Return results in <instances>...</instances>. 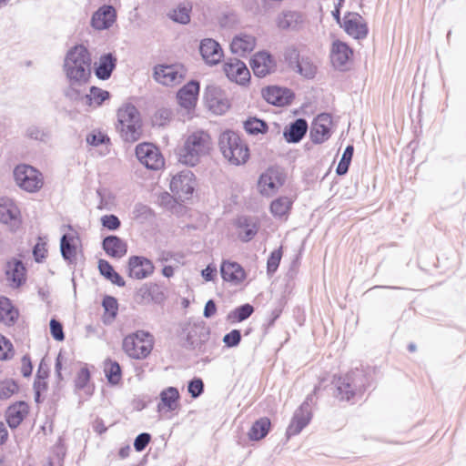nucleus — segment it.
Here are the masks:
<instances>
[{"mask_svg": "<svg viewBox=\"0 0 466 466\" xmlns=\"http://www.w3.org/2000/svg\"><path fill=\"white\" fill-rule=\"evenodd\" d=\"M91 55L83 45L72 46L66 54L63 71L68 86L64 89V96H77L79 88L87 86L91 77Z\"/></svg>", "mask_w": 466, "mask_h": 466, "instance_id": "1", "label": "nucleus"}, {"mask_svg": "<svg viewBox=\"0 0 466 466\" xmlns=\"http://www.w3.org/2000/svg\"><path fill=\"white\" fill-rule=\"evenodd\" d=\"M374 370L370 366L356 367L345 374L334 376V397L339 401L355 402L373 386Z\"/></svg>", "mask_w": 466, "mask_h": 466, "instance_id": "2", "label": "nucleus"}, {"mask_svg": "<svg viewBox=\"0 0 466 466\" xmlns=\"http://www.w3.org/2000/svg\"><path fill=\"white\" fill-rule=\"evenodd\" d=\"M116 130L120 137L128 143H135L142 136V119L139 111L132 104H125L117 110Z\"/></svg>", "mask_w": 466, "mask_h": 466, "instance_id": "3", "label": "nucleus"}, {"mask_svg": "<svg viewBox=\"0 0 466 466\" xmlns=\"http://www.w3.org/2000/svg\"><path fill=\"white\" fill-rule=\"evenodd\" d=\"M218 147L223 157L231 165H244L249 159L248 146L238 133L232 130H226L220 134Z\"/></svg>", "mask_w": 466, "mask_h": 466, "instance_id": "4", "label": "nucleus"}, {"mask_svg": "<svg viewBox=\"0 0 466 466\" xmlns=\"http://www.w3.org/2000/svg\"><path fill=\"white\" fill-rule=\"evenodd\" d=\"M211 146L210 136L205 131H197L189 135L180 148L178 160L187 166L194 167L202 156L208 154Z\"/></svg>", "mask_w": 466, "mask_h": 466, "instance_id": "5", "label": "nucleus"}, {"mask_svg": "<svg viewBox=\"0 0 466 466\" xmlns=\"http://www.w3.org/2000/svg\"><path fill=\"white\" fill-rule=\"evenodd\" d=\"M149 332L137 330L126 336L123 339V350L132 359H146L153 349Z\"/></svg>", "mask_w": 466, "mask_h": 466, "instance_id": "6", "label": "nucleus"}, {"mask_svg": "<svg viewBox=\"0 0 466 466\" xmlns=\"http://www.w3.org/2000/svg\"><path fill=\"white\" fill-rule=\"evenodd\" d=\"M316 391V389L314 390ZM314 393L309 394L301 405L295 410L289 425L286 431L287 439L299 434L312 419L311 406L315 401Z\"/></svg>", "mask_w": 466, "mask_h": 466, "instance_id": "7", "label": "nucleus"}, {"mask_svg": "<svg viewBox=\"0 0 466 466\" xmlns=\"http://www.w3.org/2000/svg\"><path fill=\"white\" fill-rule=\"evenodd\" d=\"M16 184L28 192H35L43 186L42 175L28 165H18L14 170Z\"/></svg>", "mask_w": 466, "mask_h": 466, "instance_id": "8", "label": "nucleus"}, {"mask_svg": "<svg viewBox=\"0 0 466 466\" xmlns=\"http://www.w3.org/2000/svg\"><path fill=\"white\" fill-rule=\"evenodd\" d=\"M195 184L194 174L186 169L173 177L170 182V190L178 200L184 202L192 197Z\"/></svg>", "mask_w": 466, "mask_h": 466, "instance_id": "9", "label": "nucleus"}, {"mask_svg": "<svg viewBox=\"0 0 466 466\" xmlns=\"http://www.w3.org/2000/svg\"><path fill=\"white\" fill-rule=\"evenodd\" d=\"M187 70L181 64L157 65L154 67V78L164 86L180 83L186 76Z\"/></svg>", "mask_w": 466, "mask_h": 466, "instance_id": "10", "label": "nucleus"}, {"mask_svg": "<svg viewBox=\"0 0 466 466\" xmlns=\"http://www.w3.org/2000/svg\"><path fill=\"white\" fill-rule=\"evenodd\" d=\"M136 156L148 169L157 170L164 166V158L158 148L151 143H141L136 147Z\"/></svg>", "mask_w": 466, "mask_h": 466, "instance_id": "11", "label": "nucleus"}, {"mask_svg": "<svg viewBox=\"0 0 466 466\" xmlns=\"http://www.w3.org/2000/svg\"><path fill=\"white\" fill-rule=\"evenodd\" d=\"M332 117L328 113L318 115L312 121L309 137L313 144L319 145L331 136Z\"/></svg>", "mask_w": 466, "mask_h": 466, "instance_id": "12", "label": "nucleus"}, {"mask_svg": "<svg viewBox=\"0 0 466 466\" xmlns=\"http://www.w3.org/2000/svg\"><path fill=\"white\" fill-rule=\"evenodd\" d=\"M110 93L106 90H103L97 86H91L89 88V93H86V86L79 88V95L76 97L67 96L66 98L70 101L76 102L82 106H99L106 100L109 99Z\"/></svg>", "mask_w": 466, "mask_h": 466, "instance_id": "13", "label": "nucleus"}, {"mask_svg": "<svg viewBox=\"0 0 466 466\" xmlns=\"http://www.w3.org/2000/svg\"><path fill=\"white\" fill-rule=\"evenodd\" d=\"M205 99L209 110L217 115L224 114L230 106L229 100L223 90L217 86L212 85L206 87Z\"/></svg>", "mask_w": 466, "mask_h": 466, "instance_id": "14", "label": "nucleus"}, {"mask_svg": "<svg viewBox=\"0 0 466 466\" xmlns=\"http://www.w3.org/2000/svg\"><path fill=\"white\" fill-rule=\"evenodd\" d=\"M128 276L135 279H144L153 274V262L142 256H131L127 264Z\"/></svg>", "mask_w": 466, "mask_h": 466, "instance_id": "15", "label": "nucleus"}, {"mask_svg": "<svg viewBox=\"0 0 466 466\" xmlns=\"http://www.w3.org/2000/svg\"><path fill=\"white\" fill-rule=\"evenodd\" d=\"M116 20V11L111 5H101L92 15L90 25L96 30L110 28Z\"/></svg>", "mask_w": 466, "mask_h": 466, "instance_id": "16", "label": "nucleus"}, {"mask_svg": "<svg viewBox=\"0 0 466 466\" xmlns=\"http://www.w3.org/2000/svg\"><path fill=\"white\" fill-rule=\"evenodd\" d=\"M263 98L269 104L283 106L289 105L293 98V92L287 87L268 86L262 90Z\"/></svg>", "mask_w": 466, "mask_h": 466, "instance_id": "17", "label": "nucleus"}, {"mask_svg": "<svg viewBox=\"0 0 466 466\" xmlns=\"http://www.w3.org/2000/svg\"><path fill=\"white\" fill-rule=\"evenodd\" d=\"M228 78L238 84L244 85L249 80L250 74L244 62L238 58H229L224 65Z\"/></svg>", "mask_w": 466, "mask_h": 466, "instance_id": "18", "label": "nucleus"}, {"mask_svg": "<svg viewBox=\"0 0 466 466\" xmlns=\"http://www.w3.org/2000/svg\"><path fill=\"white\" fill-rule=\"evenodd\" d=\"M20 211L15 204L7 198H0V222L15 230L20 225Z\"/></svg>", "mask_w": 466, "mask_h": 466, "instance_id": "19", "label": "nucleus"}, {"mask_svg": "<svg viewBox=\"0 0 466 466\" xmlns=\"http://www.w3.org/2000/svg\"><path fill=\"white\" fill-rule=\"evenodd\" d=\"M362 17L357 13H349L343 19L345 32L355 39L366 38L369 29L365 23L361 22Z\"/></svg>", "mask_w": 466, "mask_h": 466, "instance_id": "20", "label": "nucleus"}, {"mask_svg": "<svg viewBox=\"0 0 466 466\" xmlns=\"http://www.w3.org/2000/svg\"><path fill=\"white\" fill-rule=\"evenodd\" d=\"M199 52L203 60L210 66L218 65L223 57L220 45L212 38H205L200 42Z\"/></svg>", "mask_w": 466, "mask_h": 466, "instance_id": "21", "label": "nucleus"}, {"mask_svg": "<svg viewBox=\"0 0 466 466\" xmlns=\"http://www.w3.org/2000/svg\"><path fill=\"white\" fill-rule=\"evenodd\" d=\"M273 57L268 52H258L250 60V66L258 77H264L275 68Z\"/></svg>", "mask_w": 466, "mask_h": 466, "instance_id": "22", "label": "nucleus"}, {"mask_svg": "<svg viewBox=\"0 0 466 466\" xmlns=\"http://www.w3.org/2000/svg\"><path fill=\"white\" fill-rule=\"evenodd\" d=\"M352 55V49L346 43L340 40H335L332 43L330 59L335 68L342 70Z\"/></svg>", "mask_w": 466, "mask_h": 466, "instance_id": "23", "label": "nucleus"}, {"mask_svg": "<svg viewBox=\"0 0 466 466\" xmlns=\"http://www.w3.org/2000/svg\"><path fill=\"white\" fill-rule=\"evenodd\" d=\"M221 278L235 285L241 283L246 279V272L242 266L235 261L223 260L220 265Z\"/></svg>", "mask_w": 466, "mask_h": 466, "instance_id": "24", "label": "nucleus"}, {"mask_svg": "<svg viewBox=\"0 0 466 466\" xmlns=\"http://www.w3.org/2000/svg\"><path fill=\"white\" fill-rule=\"evenodd\" d=\"M101 246L106 254L114 258H121L127 252V243L116 235L105 237L102 240Z\"/></svg>", "mask_w": 466, "mask_h": 466, "instance_id": "25", "label": "nucleus"}, {"mask_svg": "<svg viewBox=\"0 0 466 466\" xmlns=\"http://www.w3.org/2000/svg\"><path fill=\"white\" fill-rule=\"evenodd\" d=\"M309 128L305 118H297L285 127L283 137L288 143L297 144L305 137Z\"/></svg>", "mask_w": 466, "mask_h": 466, "instance_id": "26", "label": "nucleus"}, {"mask_svg": "<svg viewBox=\"0 0 466 466\" xmlns=\"http://www.w3.org/2000/svg\"><path fill=\"white\" fill-rule=\"evenodd\" d=\"M236 227L238 228V236L243 242L250 241L258 231L257 219L248 216L238 217L236 221Z\"/></svg>", "mask_w": 466, "mask_h": 466, "instance_id": "27", "label": "nucleus"}, {"mask_svg": "<svg viewBox=\"0 0 466 466\" xmlns=\"http://www.w3.org/2000/svg\"><path fill=\"white\" fill-rule=\"evenodd\" d=\"M116 56L112 53L103 54L95 66V75L100 80L110 78L113 71L116 67Z\"/></svg>", "mask_w": 466, "mask_h": 466, "instance_id": "28", "label": "nucleus"}, {"mask_svg": "<svg viewBox=\"0 0 466 466\" xmlns=\"http://www.w3.org/2000/svg\"><path fill=\"white\" fill-rule=\"evenodd\" d=\"M198 93L199 83L191 80L177 92V97L179 105L187 109L193 107L196 104Z\"/></svg>", "mask_w": 466, "mask_h": 466, "instance_id": "29", "label": "nucleus"}, {"mask_svg": "<svg viewBox=\"0 0 466 466\" xmlns=\"http://www.w3.org/2000/svg\"><path fill=\"white\" fill-rule=\"evenodd\" d=\"M26 269L21 260L13 259L6 264L5 275L11 286L18 288L25 282Z\"/></svg>", "mask_w": 466, "mask_h": 466, "instance_id": "30", "label": "nucleus"}, {"mask_svg": "<svg viewBox=\"0 0 466 466\" xmlns=\"http://www.w3.org/2000/svg\"><path fill=\"white\" fill-rule=\"evenodd\" d=\"M283 184V178L278 172L268 170L262 174L258 179V186L262 194L269 195Z\"/></svg>", "mask_w": 466, "mask_h": 466, "instance_id": "31", "label": "nucleus"}, {"mask_svg": "<svg viewBox=\"0 0 466 466\" xmlns=\"http://www.w3.org/2000/svg\"><path fill=\"white\" fill-rule=\"evenodd\" d=\"M256 46V39L254 36L249 35H240L233 38L230 44V49L232 53L245 56L253 51Z\"/></svg>", "mask_w": 466, "mask_h": 466, "instance_id": "32", "label": "nucleus"}, {"mask_svg": "<svg viewBox=\"0 0 466 466\" xmlns=\"http://www.w3.org/2000/svg\"><path fill=\"white\" fill-rule=\"evenodd\" d=\"M28 413V405L24 401L10 406L6 411V421L12 429L18 427Z\"/></svg>", "mask_w": 466, "mask_h": 466, "instance_id": "33", "label": "nucleus"}, {"mask_svg": "<svg viewBox=\"0 0 466 466\" xmlns=\"http://www.w3.org/2000/svg\"><path fill=\"white\" fill-rule=\"evenodd\" d=\"M179 391L175 387H167L160 392V402L157 404V410L167 408L168 411H173L178 407Z\"/></svg>", "mask_w": 466, "mask_h": 466, "instance_id": "34", "label": "nucleus"}, {"mask_svg": "<svg viewBox=\"0 0 466 466\" xmlns=\"http://www.w3.org/2000/svg\"><path fill=\"white\" fill-rule=\"evenodd\" d=\"M60 251L63 258L69 264L76 263V246L75 238L70 234H64L60 239Z\"/></svg>", "mask_w": 466, "mask_h": 466, "instance_id": "35", "label": "nucleus"}, {"mask_svg": "<svg viewBox=\"0 0 466 466\" xmlns=\"http://www.w3.org/2000/svg\"><path fill=\"white\" fill-rule=\"evenodd\" d=\"M271 428L270 420L268 417H261L251 426L248 435L251 441H260L269 432Z\"/></svg>", "mask_w": 466, "mask_h": 466, "instance_id": "36", "label": "nucleus"}, {"mask_svg": "<svg viewBox=\"0 0 466 466\" xmlns=\"http://www.w3.org/2000/svg\"><path fill=\"white\" fill-rule=\"evenodd\" d=\"M18 318V311L13 307L11 301L5 297H0V323L13 325Z\"/></svg>", "mask_w": 466, "mask_h": 466, "instance_id": "37", "label": "nucleus"}, {"mask_svg": "<svg viewBox=\"0 0 466 466\" xmlns=\"http://www.w3.org/2000/svg\"><path fill=\"white\" fill-rule=\"evenodd\" d=\"M208 332L198 335L196 329L187 332L183 347L190 350L203 351V346L208 339Z\"/></svg>", "mask_w": 466, "mask_h": 466, "instance_id": "38", "label": "nucleus"}, {"mask_svg": "<svg viewBox=\"0 0 466 466\" xmlns=\"http://www.w3.org/2000/svg\"><path fill=\"white\" fill-rule=\"evenodd\" d=\"M25 137L41 143H47L51 138L49 128L38 125H30L26 127Z\"/></svg>", "mask_w": 466, "mask_h": 466, "instance_id": "39", "label": "nucleus"}, {"mask_svg": "<svg viewBox=\"0 0 466 466\" xmlns=\"http://www.w3.org/2000/svg\"><path fill=\"white\" fill-rule=\"evenodd\" d=\"M104 371L109 384L116 385L121 380L122 370L117 361L110 359L106 360L104 362Z\"/></svg>", "mask_w": 466, "mask_h": 466, "instance_id": "40", "label": "nucleus"}, {"mask_svg": "<svg viewBox=\"0 0 466 466\" xmlns=\"http://www.w3.org/2000/svg\"><path fill=\"white\" fill-rule=\"evenodd\" d=\"M102 306L105 309L104 323L114 320L118 311L117 299L115 297L106 295L103 298Z\"/></svg>", "mask_w": 466, "mask_h": 466, "instance_id": "41", "label": "nucleus"}, {"mask_svg": "<svg viewBox=\"0 0 466 466\" xmlns=\"http://www.w3.org/2000/svg\"><path fill=\"white\" fill-rule=\"evenodd\" d=\"M292 201L288 197H281L274 201L270 205V211L274 217L282 218L286 216L290 210Z\"/></svg>", "mask_w": 466, "mask_h": 466, "instance_id": "42", "label": "nucleus"}, {"mask_svg": "<svg viewBox=\"0 0 466 466\" xmlns=\"http://www.w3.org/2000/svg\"><path fill=\"white\" fill-rule=\"evenodd\" d=\"M293 71L297 72L305 78H314L317 73V66L312 63L309 57L302 56L298 63V66H295Z\"/></svg>", "mask_w": 466, "mask_h": 466, "instance_id": "43", "label": "nucleus"}, {"mask_svg": "<svg viewBox=\"0 0 466 466\" xmlns=\"http://www.w3.org/2000/svg\"><path fill=\"white\" fill-rule=\"evenodd\" d=\"M253 312V306L246 303L230 311L228 315V320L231 323L241 322L248 319Z\"/></svg>", "mask_w": 466, "mask_h": 466, "instance_id": "44", "label": "nucleus"}, {"mask_svg": "<svg viewBox=\"0 0 466 466\" xmlns=\"http://www.w3.org/2000/svg\"><path fill=\"white\" fill-rule=\"evenodd\" d=\"M244 129L248 134L255 136L267 133L268 127V124L262 119L257 117H248L244 122Z\"/></svg>", "mask_w": 466, "mask_h": 466, "instance_id": "45", "label": "nucleus"}, {"mask_svg": "<svg viewBox=\"0 0 466 466\" xmlns=\"http://www.w3.org/2000/svg\"><path fill=\"white\" fill-rule=\"evenodd\" d=\"M300 18L299 15L297 12L287 11L283 12L278 17V26L281 29H294L297 26L299 19Z\"/></svg>", "mask_w": 466, "mask_h": 466, "instance_id": "46", "label": "nucleus"}, {"mask_svg": "<svg viewBox=\"0 0 466 466\" xmlns=\"http://www.w3.org/2000/svg\"><path fill=\"white\" fill-rule=\"evenodd\" d=\"M354 153L353 145H348L342 154V157L336 167V174L343 176L348 173Z\"/></svg>", "mask_w": 466, "mask_h": 466, "instance_id": "47", "label": "nucleus"}, {"mask_svg": "<svg viewBox=\"0 0 466 466\" xmlns=\"http://www.w3.org/2000/svg\"><path fill=\"white\" fill-rule=\"evenodd\" d=\"M154 216L153 210L147 205L137 203L134 207L133 218L138 223H145Z\"/></svg>", "mask_w": 466, "mask_h": 466, "instance_id": "48", "label": "nucleus"}, {"mask_svg": "<svg viewBox=\"0 0 466 466\" xmlns=\"http://www.w3.org/2000/svg\"><path fill=\"white\" fill-rule=\"evenodd\" d=\"M282 258V248L273 250L267 260V274L271 277L279 268Z\"/></svg>", "mask_w": 466, "mask_h": 466, "instance_id": "49", "label": "nucleus"}, {"mask_svg": "<svg viewBox=\"0 0 466 466\" xmlns=\"http://www.w3.org/2000/svg\"><path fill=\"white\" fill-rule=\"evenodd\" d=\"M284 60L288 64L290 69H294L295 66H298V63L299 62L300 56L299 50L291 46H288L284 51Z\"/></svg>", "mask_w": 466, "mask_h": 466, "instance_id": "50", "label": "nucleus"}, {"mask_svg": "<svg viewBox=\"0 0 466 466\" xmlns=\"http://www.w3.org/2000/svg\"><path fill=\"white\" fill-rule=\"evenodd\" d=\"M18 385L13 380H5L0 382V400H6L17 392Z\"/></svg>", "mask_w": 466, "mask_h": 466, "instance_id": "51", "label": "nucleus"}, {"mask_svg": "<svg viewBox=\"0 0 466 466\" xmlns=\"http://www.w3.org/2000/svg\"><path fill=\"white\" fill-rule=\"evenodd\" d=\"M205 385L203 380L194 377L187 383V391L193 399L200 397L204 392Z\"/></svg>", "mask_w": 466, "mask_h": 466, "instance_id": "52", "label": "nucleus"}, {"mask_svg": "<svg viewBox=\"0 0 466 466\" xmlns=\"http://www.w3.org/2000/svg\"><path fill=\"white\" fill-rule=\"evenodd\" d=\"M169 17L174 22L187 25L190 21L189 10L186 6H178L172 11Z\"/></svg>", "mask_w": 466, "mask_h": 466, "instance_id": "53", "label": "nucleus"}, {"mask_svg": "<svg viewBox=\"0 0 466 466\" xmlns=\"http://www.w3.org/2000/svg\"><path fill=\"white\" fill-rule=\"evenodd\" d=\"M100 222H101V225L103 226V228H105L108 230H111V231L117 230L121 226L120 219L118 218L117 216H116L114 214L102 216L100 218Z\"/></svg>", "mask_w": 466, "mask_h": 466, "instance_id": "54", "label": "nucleus"}, {"mask_svg": "<svg viewBox=\"0 0 466 466\" xmlns=\"http://www.w3.org/2000/svg\"><path fill=\"white\" fill-rule=\"evenodd\" d=\"M13 357V345L8 339L0 334V360H6Z\"/></svg>", "mask_w": 466, "mask_h": 466, "instance_id": "55", "label": "nucleus"}, {"mask_svg": "<svg viewBox=\"0 0 466 466\" xmlns=\"http://www.w3.org/2000/svg\"><path fill=\"white\" fill-rule=\"evenodd\" d=\"M86 140L87 144L93 147H98L109 142V137L100 131H94L86 136Z\"/></svg>", "mask_w": 466, "mask_h": 466, "instance_id": "56", "label": "nucleus"}, {"mask_svg": "<svg viewBox=\"0 0 466 466\" xmlns=\"http://www.w3.org/2000/svg\"><path fill=\"white\" fill-rule=\"evenodd\" d=\"M240 341L241 332L239 329H232L223 337V342L228 348L237 347Z\"/></svg>", "mask_w": 466, "mask_h": 466, "instance_id": "57", "label": "nucleus"}, {"mask_svg": "<svg viewBox=\"0 0 466 466\" xmlns=\"http://www.w3.org/2000/svg\"><path fill=\"white\" fill-rule=\"evenodd\" d=\"M47 253L46 243L43 241L41 238H38V241L33 248V256L37 263H41Z\"/></svg>", "mask_w": 466, "mask_h": 466, "instance_id": "58", "label": "nucleus"}, {"mask_svg": "<svg viewBox=\"0 0 466 466\" xmlns=\"http://www.w3.org/2000/svg\"><path fill=\"white\" fill-rule=\"evenodd\" d=\"M50 332L54 339L62 341L65 339L63 325L56 319L50 320Z\"/></svg>", "mask_w": 466, "mask_h": 466, "instance_id": "59", "label": "nucleus"}, {"mask_svg": "<svg viewBox=\"0 0 466 466\" xmlns=\"http://www.w3.org/2000/svg\"><path fill=\"white\" fill-rule=\"evenodd\" d=\"M151 441V435L147 432L138 434L134 441V448L137 451H143Z\"/></svg>", "mask_w": 466, "mask_h": 466, "instance_id": "60", "label": "nucleus"}, {"mask_svg": "<svg viewBox=\"0 0 466 466\" xmlns=\"http://www.w3.org/2000/svg\"><path fill=\"white\" fill-rule=\"evenodd\" d=\"M172 111L167 108H160L155 115V121L158 126H165L172 118Z\"/></svg>", "mask_w": 466, "mask_h": 466, "instance_id": "61", "label": "nucleus"}, {"mask_svg": "<svg viewBox=\"0 0 466 466\" xmlns=\"http://www.w3.org/2000/svg\"><path fill=\"white\" fill-rule=\"evenodd\" d=\"M90 380V372L86 368H82L77 373L76 380V386L79 390H83L86 387Z\"/></svg>", "mask_w": 466, "mask_h": 466, "instance_id": "62", "label": "nucleus"}, {"mask_svg": "<svg viewBox=\"0 0 466 466\" xmlns=\"http://www.w3.org/2000/svg\"><path fill=\"white\" fill-rule=\"evenodd\" d=\"M98 269L100 274L108 279L116 271L113 266L106 259L98 260Z\"/></svg>", "mask_w": 466, "mask_h": 466, "instance_id": "63", "label": "nucleus"}, {"mask_svg": "<svg viewBox=\"0 0 466 466\" xmlns=\"http://www.w3.org/2000/svg\"><path fill=\"white\" fill-rule=\"evenodd\" d=\"M33 366L31 362V359L28 355H25L22 358V370L21 372L24 377H29L32 374Z\"/></svg>", "mask_w": 466, "mask_h": 466, "instance_id": "64", "label": "nucleus"}]
</instances>
